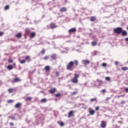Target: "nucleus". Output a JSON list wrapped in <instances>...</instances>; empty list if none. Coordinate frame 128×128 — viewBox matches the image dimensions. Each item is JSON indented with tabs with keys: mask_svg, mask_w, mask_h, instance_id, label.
<instances>
[{
	"mask_svg": "<svg viewBox=\"0 0 128 128\" xmlns=\"http://www.w3.org/2000/svg\"><path fill=\"white\" fill-rule=\"evenodd\" d=\"M50 58L53 60H56L58 58V55L56 54H52L50 55Z\"/></svg>",
	"mask_w": 128,
	"mask_h": 128,
	"instance_id": "4",
	"label": "nucleus"
},
{
	"mask_svg": "<svg viewBox=\"0 0 128 128\" xmlns=\"http://www.w3.org/2000/svg\"><path fill=\"white\" fill-rule=\"evenodd\" d=\"M74 62L72 61L70 62L66 66V70H70L72 66H74Z\"/></svg>",
	"mask_w": 128,
	"mask_h": 128,
	"instance_id": "2",
	"label": "nucleus"
},
{
	"mask_svg": "<svg viewBox=\"0 0 128 128\" xmlns=\"http://www.w3.org/2000/svg\"><path fill=\"white\" fill-rule=\"evenodd\" d=\"M46 98H42L41 100V102H46Z\"/></svg>",
	"mask_w": 128,
	"mask_h": 128,
	"instance_id": "26",
	"label": "nucleus"
},
{
	"mask_svg": "<svg viewBox=\"0 0 128 128\" xmlns=\"http://www.w3.org/2000/svg\"><path fill=\"white\" fill-rule=\"evenodd\" d=\"M14 100H8V102L9 104H12V102H13Z\"/></svg>",
	"mask_w": 128,
	"mask_h": 128,
	"instance_id": "37",
	"label": "nucleus"
},
{
	"mask_svg": "<svg viewBox=\"0 0 128 128\" xmlns=\"http://www.w3.org/2000/svg\"><path fill=\"white\" fill-rule=\"evenodd\" d=\"M124 40H126V42H128V38H126L124 39Z\"/></svg>",
	"mask_w": 128,
	"mask_h": 128,
	"instance_id": "52",
	"label": "nucleus"
},
{
	"mask_svg": "<svg viewBox=\"0 0 128 128\" xmlns=\"http://www.w3.org/2000/svg\"><path fill=\"white\" fill-rule=\"evenodd\" d=\"M58 124L61 126H64V123L62 122H58Z\"/></svg>",
	"mask_w": 128,
	"mask_h": 128,
	"instance_id": "21",
	"label": "nucleus"
},
{
	"mask_svg": "<svg viewBox=\"0 0 128 128\" xmlns=\"http://www.w3.org/2000/svg\"><path fill=\"white\" fill-rule=\"evenodd\" d=\"M14 68L12 67V65H8V70H12Z\"/></svg>",
	"mask_w": 128,
	"mask_h": 128,
	"instance_id": "23",
	"label": "nucleus"
},
{
	"mask_svg": "<svg viewBox=\"0 0 128 128\" xmlns=\"http://www.w3.org/2000/svg\"><path fill=\"white\" fill-rule=\"evenodd\" d=\"M80 78V75L78 74H74V78L71 80L73 84H78V78Z\"/></svg>",
	"mask_w": 128,
	"mask_h": 128,
	"instance_id": "1",
	"label": "nucleus"
},
{
	"mask_svg": "<svg viewBox=\"0 0 128 128\" xmlns=\"http://www.w3.org/2000/svg\"><path fill=\"white\" fill-rule=\"evenodd\" d=\"M14 66H16V63L13 64Z\"/></svg>",
	"mask_w": 128,
	"mask_h": 128,
	"instance_id": "57",
	"label": "nucleus"
},
{
	"mask_svg": "<svg viewBox=\"0 0 128 128\" xmlns=\"http://www.w3.org/2000/svg\"><path fill=\"white\" fill-rule=\"evenodd\" d=\"M96 82H98L99 83V84H102V81L101 80H98H98H96Z\"/></svg>",
	"mask_w": 128,
	"mask_h": 128,
	"instance_id": "24",
	"label": "nucleus"
},
{
	"mask_svg": "<svg viewBox=\"0 0 128 128\" xmlns=\"http://www.w3.org/2000/svg\"><path fill=\"white\" fill-rule=\"evenodd\" d=\"M56 98H60V96H62V94L60 93H58L55 95Z\"/></svg>",
	"mask_w": 128,
	"mask_h": 128,
	"instance_id": "25",
	"label": "nucleus"
},
{
	"mask_svg": "<svg viewBox=\"0 0 128 128\" xmlns=\"http://www.w3.org/2000/svg\"><path fill=\"white\" fill-rule=\"evenodd\" d=\"M8 92H10V94H11V92H14V89L10 88H9L8 90Z\"/></svg>",
	"mask_w": 128,
	"mask_h": 128,
	"instance_id": "27",
	"label": "nucleus"
},
{
	"mask_svg": "<svg viewBox=\"0 0 128 128\" xmlns=\"http://www.w3.org/2000/svg\"><path fill=\"white\" fill-rule=\"evenodd\" d=\"M25 32L26 34H30V28H26L25 30Z\"/></svg>",
	"mask_w": 128,
	"mask_h": 128,
	"instance_id": "15",
	"label": "nucleus"
},
{
	"mask_svg": "<svg viewBox=\"0 0 128 128\" xmlns=\"http://www.w3.org/2000/svg\"><path fill=\"white\" fill-rule=\"evenodd\" d=\"M66 10H68V8H66V7L62 8L60 9V12H66Z\"/></svg>",
	"mask_w": 128,
	"mask_h": 128,
	"instance_id": "8",
	"label": "nucleus"
},
{
	"mask_svg": "<svg viewBox=\"0 0 128 128\" xmlns=\"http://www.w3.org/2000/svg\"><path fill=\"white\" fill-rule=\"evenodd\" d=\"M76 32V28H72L68 30L70 34V32Z\"/></svg>",
	"mask_w": 128,
	"mask_h": 128,
	"instance_id": "10",
	"label": "nucleus"
},
{
	"mask_svg": "<svg viewBox=\"0 0 128 128\" xmlns=\"http://www.w3.org/2000/svg\"><path fill=\"white\" fill-rule=\"evenodd\" d=\"M120 96H122V95H121V96H118V98H120Z\"/></svg>",
	"mask_w": 128,
	"mask_h": 128,
	"instance_id": "55",
	"label": "nucleus"
},
{
	"mask_svg": "<svg viewBox=\"0 0 128 128\" xmlns=\"http://www.w3.org/2000/svg\"><path fill=\"white\" fill-rule=\"evenodd\" d=\"M64 50H68V48H64Z\"/></svg>",
	"mask_w": 128,
	"mask_h": 128,
	"instance_id": "58",
	"label": "nucleus"
},
{
	"mask_svg": "<svg viewBox=\"0 0 128 128\" xmlns=\"http://www.w3.org/2000/svg\"><path fill=\"white\" fill-rule=\"evenodd\" d=\"M120 104H126V101L122 100V101H121Z\"/></svg>",
	"mask_w": 128,
	"mask_h": 128,
	"instance_id": "41",
	"label": "nucleus"
},
{
	"mask_svg": "<svg viewBox=\"0 0 128 128\" xmlns=\"http://www.w3.org/2000/svg\"><path fill=\"white\" fill-rule=\"evenodd\" d=\"M22 82V80H20V78H14V82Z\"/></svg>",
	"mask_w": 128,
	"mask_h": 128,
	"instance_id": "7",
	"label": "nucleus"
},
{
	"mask_svg": "<svg viewBox=\"0 0 128 128\" xmlns=\"http://www.w3.org/2000/svg\"><path fill=\"white\" fill-rule=\"evenodd\" d=\"M115 64H116V66H118V62H115Z\"/></svg>",
	"mask_w": 128,
	"mask_h": 128,
	"instance_id": "49",
	"label": "nucleus"
},
{
	"mask_svg": "<svg viewBox=\"0 0 128 128\" xmlns=\"http://www.w3.org/2000/svg\"><path fill=\"white\" fill-rule=\"evenodd\" d=\"M105 79L106 80H108V82L110 80V77H106Z\"/></svg>",
	"mask_w": 128,
	"mask_h": 128,
	"instance_id": "39",
	"label": "nucleus"
},
{
	"mask_svg": "<svg viewBox=\"0 0 128 128\" xmlns=\"http://www.w3.org/2000/svg\"><path fill=\"white\" fill-rule=\"evenodd\" d=\"M96 110H100V107L96 106Z\"/></svg>",
	"mask_w": 128,
	"mask_h": 128,
	"instance_id": "47",
	"label": "nucleus"
},
{
	"mask_svg": "<svg viewBox=\"0 0 128 128\" xmlns=\"http://www.w3.org/2000/svg\"><path fill=\"white\" fill-rule=\"evenodd\" d=\"M121 34H122V36H128V32H126V30H122V32H121Z\"/></svg>",
	"mask_w": 128,
	"mask_h": 128,
	"instance_id": "13",
	"label": "nucleus"
},
{
	"mask_svg": "<svg viewBox=\"0 0 128 128\" xmlns=\"http://www.w3.org/2000/svg\"><path fill=\"white\" fill-rule=\"evenodd\" d=\"M122 70H128V68L126 67H123L122 68Z\"/></svg>",
	"mask_w": 128,
	"mask_h": 128,
	"instance_id": "30",
	"label": "nucleus"
},
{
	"mask_svg": "<svg viewBox=\"0 0 128 128\" xmlns=\"http://www.w3.org/2000/svg\"><path fill=\"white\" fill-rule=\"evenodd\" d=\"M3 34H4V32H0V36H2Z\"/></svg>",
	"mask_w": 128,
	"mask_h": 128,
	"instance_id": "45",
	"label": "nucleus"
},
{
	"mask_svg": "<svg viewBox=\"0 0 128 128\" xmlns=\"http://www.w3.org/2000/svg\"><path fill=\"white\" fill-rule=\"evenodd\" d=\"M96 16H92L90 18V22H94L96 20Z\"/></svg>",
	"mask_w": 128,
	"mask_h": 128,
	"instance_id": "19",
	"label": "nucleus"
},
{
	"mask_svg": "<svg viewBox=\"0 0 128 128\" xmlns=\"http://www.w3.org/2000/svg\"><path fill=\"white\" fill-rule=\"evenodd\" d=\"M74 62L76 66H78V60H75L74 61Z\"/></svg>",
	"mask_w": 128,
	"mask_h": 128,
	"instance_id": "28",
	"label": "nucleus"
},
{
	"mask_svg": "<svg viewBox=\"0 0 128 128\" xmlns=\"http://www.w3.org/2000/svg\"><path fill=\"white\" fill-rule=\"evenodd\" d=\"M0 116H2V114H0Z\"/></svg>",
	"mask_w": 128,
	"mask_h": 128,
	"instance_id": "60",
	"label": "nucleus"
},
{
	"mask_svg": "<svg viewBox=\"0 0 128 128\" xmlns=\"http://www.w3.org/2000/svg\"><path fill=\"white\" fill-rule=\"evenodd\" d=\"M44 60H48V56H45L44 58Z\"/></svg>",
	"mask_w": 128,
	"mask_h": 128,
	"instance_id": "40",
	"label": "nucleus"
},
{
	"mask_svg": "<svg viewBox=\"0 0 128 128\" xmlns=\"http://www.w3.org/2000/svg\"><path fill=\"white\" fill-rule=\"evenodd\" d=\"M122 28L120 27H118L114 29V32L115 34H122Z\"/></svg>",
	"mask_w": 128,
	"mask_h": 128,
	"instance_id": "3",
	"label": "nucleus"
},
{
	"mask_svg": "<svg viewBox=\"0 0 128 128\" xmlns=\"http://www.w3.org/2000/svg\"><path fill=\"white\" fill-rule=\"evenodd\" d=\"M20 64H25L26 63V60H21L20 61Z\"/></svg>",
	"mask_w": 128,
	"mask_h": 128,
	"instance_id": "34",
	"label": "nucleus"
},
{
	"mask_svg": "<svg viewBox=\"0 0 128 128\" xmlns=\"http://www.w3.org/2000/svg\"><path fill=\"white\" fill-rule=\"evenodd\" d=\"M100 126L102 128H105L106 126V124L104 121H102Z\"/></svg>",
	"mask_w": 128,
	"mask_h": 128,
	"instance_id": "5",
	"label": "nucleus"
},
{
	"mask_svg": "<svg viewBox=\"0 0 128 128\" xmlns=\"http://www.w3.org/2000/svg\"><path fill=\"white\" fill-rule=\"evenodd\" d=\"M89 110H90V108Z\"/></svg>",
	"mask_w": 128,
	"mask_h": 128,
	"instance_id": "61",
	"label": "nucleus"
},
{
	"mask_svg": "<svg viewBox=\"0 0 128 128\" xmlns=\"http://www.w3.org/2000/svg\"><path fill=\"white\" fill-rule=\"evenodd\" d=\"M125 92H128V88H126L124 90Z\"/></svg>",
	"mask_w": 128,
	"mask_h": 128,
	"instance_id": "46",
	"label": "nucleus"
},
{
	"mask_svg": "<svg viewBox=\"0 0 128 128\" xmlns=\"http://www.w3.org/2000/svg\"><path fill=\"white\" fill-rule=\"evenodd\" d=\"M20 103H18L15 106L16 108H20Z\"/></svg>",
	"mask_w": 128,
	"mask_h": 128,
	"instance_id": "20",
	"label": "nucleus"
},
{
	"mask_svg": "<svg viewBox=\"0 0 128 128\" xmlns=\"http://www.w3.org/2000/svg\"><path fill=\"white\" fill-rule=\"evenodd\" d=\"M90 102H94L96 100V98H92L90 99Z\"/></svg>",
	"mask_w": 128,
	"mask_h": 128,
	"instance_id": "36",
	"label": "nucleus"
},
{
	"mask_svg": "<svg viewBox=\"0 0 128 128\" xmlns=\"http://www.w3.org/2000/svg\"><path fill=\"white\" fill-rule=\"evenodd\" d=\"M44 70L46 72H50V66H46L44 68Z\"/></svg>",
	"mask_w": 128,
	"mask_h": 128,
	"instance_id": "12",
	"label": "nucleus"
},
{
	"mask_svg": "<svg viewBox=\"0 0 128 128\" xmlns=\"http://www.w3.org/2000/svg\"><path fill=\"white\" fill-rule=\"evenodd\" d=\"M50 28H56V25L54 24V23H51L50 24Z\"/></svg>",
	"mask_w": 128,
	"mask_h": 128,
	"instance_id": "11",
	"label": "nucleus"
},
{
	"mask_svg": "<svg viewBox=\"0 0 128 128\" xmlns=\"http://www.w3.org/2000/svg\"><path fill=\"white\" fill-rule=\"evenodd\" d=\"M36 32H32L30 35V38H34V36H36Z\"/></svg>",
	"mask_w": 128,
	"mask_h": 128,
	"instance_id": "9",
	"label": "nucleus"
},
{
	"mask_svg": "<svg viewBox=\"0 0 128 128\" xmlns=\"http://www.w3.org/2000/svg\"><path fill=\"white\" fill-rule=\"evenodd\" d=\"M118 124H122V121H118Z\"/></svg>",
	"mask_w": 128,
	"mask_h": 128,
	"instance_id": "48",
	"label": "nucleus"
},
{
	"mask_svg": "<svg viewBox=\"0 0 128 128\" xmlns=\"http://www.w3.org/2000/svg\"><path fill=\"white\" fill-rule=\"evenodd\" d=\"M26 100H28V102H30V100H32V97H27L26 98Z\"/></svg>",
	"mask_w": 128,
	"mask_h": 128,
	"instance_id": "22",
	"label": "nucleus"
},
{
	"mask_svg": "<svg viewBox=\"0 0 128 128\" xmlns=\"http://www.w3.org/2000/svg\"><path fill=\"white\" fill-rule=\"evenodd\" d=\"M40 92H42V94H44V91H40Z\"/></svg>",
	"mask_w": 128,
	"mask_h": 128,
	"instance_id": "54",
	"label": "nucleus"
},
{
	"mask_svg": "<svg viewBox=\"0 0 128 128\" xmlns=\"http://www.w3.org/2000/svg\"><path fill=\"white\" fill-rule=\"evenodd\" d=\"M14 116H16V114H14Z\"/></svg>",
	"mask_w": 128,
	"mask_h": 128,
	"instance_id": "59",
	"label": "nucleus"
},
{
	"mask_svg": "<svg viewBox=\"0 0 128 128\" xmlns=\"http://www.w3.org/2000/svg\"><path fill=\"white\" fill-rule=\"evenodd\" d=\"M9 118H12V120H16V118L14 116H9Z\"/></svg>",
	"mask_w": 128,
	"mask_h": 128,
	"instance_id": "42",
	"label": "nucleus"
},
{
	"mask_svg": "<svg viewBox=\"0 0 128 128\" xmlns=\"http://www.w3.org/2000/svg\"><path fill=\"white\" fill-rule=\"evenodd\" d=\"M10 8V6L7 5L5 6L4 10H8Z\"/></svg>",
	"mask_w": 128,
	"mask_h": 128,
	"instance_id": "33",
	"label": "nucleus"
},
{
	"mask_svg": "<svg viewBox=\"0 0 128 128\" xmlns=\"http://www.w3.org/2000/svg\"><path fill=\"white\" fill-rule=\"evenodd\" d=\"M110 100V98H108L106 99V100Z\"/></svg>",
	"mask_w": 128,
	"mask_h": 128,
	"instance_id": "56",
	"label": "nucleus"
},
{
	"mask_svg": "<svg viewBox=\"0 0 128 128\" xmlns=\"http://www.w3.org/2000/svg\"><path fill=\"white\" fill-rule=\"evenodd\" d=\"M8 62H9V64H12V62H14V60L12 59H8Z\"/></svg>",
	"mask_w": 128,
	"mask_h": 128,
	"instance_id": "29",
	"label": "nucleus"
},
{
	"mask_svg": "<svg viewBox=\"0 0 128 128\" xmlns=\"http://www.w3.org/2000/svg\"><path fill=\"white\" fill-rule=\"evenodd\" d=\"M10 126H14V123H12V122H10Z\"/></svg>",
	"mask_w": 128,
	"mask_h": 128,
	"instance_id": "50",
	"label": "nucleus"
},
{
	"mask_svg": "<svg viewBox=\"0 0 128 128\" xmlns=\"http://www.w3.org/2000/svg\"><path fill=\"white\" fill-rule=\"evenodd\" d=\"M55 74H56V76H58V77L60 76V72H55Z\"/></svg>",
	"mask_w": 128,
	"mask_h": 128,
	"instance_id": "35",
	"label": "nucleus"
},
{
	"mask_svg": "<svg viewBox=\"0 0 128 128\" xmlns=\"http://www.w3.org/2000/svg\"><path fill=\"white\" fill-rule=\"evenodd\" d=\"M41 52L42 54H44L46 52V50H44V49H42V50L41 51Z\"/></svg>",
	"mask_w": 128,
	"mask_h": 128,
	"instance_id": "38",
	"label": "nucleus"
},
{
	"mask_svg": "<svg viewBox=\"0 0 128 128\" xmlns=\"http://www.w3.org/2000/svg\"><path fill=\"white\" fill-rule=\"evenodd\" d=\"M92 44L93 46H96V42H92Z\"/></svg>",
	"mask_w": 128,
	"mask_h": 128,
	"instance_id": "31",
	"label": "nucleus"
},
{
	"mask_svg": "<svg viewBox=\"0 0 128 128\" xmlns=\"http://www.w3.org/2000/svg\"><path fill=\"white\" fill-rule=\"evenodd\" d=\"M26 60H30V56H26L25 57Z\"/></svg>",
	"mask_w": 128,
	"mask_h": 128,
	"instance_id": "44",
	"label": "nucleus"
},
{
	"mask_svg": "<svg viewBox=\"0 0 128 128\" xmlns=\"http://www.w3.org/2000/svg\"><path fill=\"white\" fill-rule=\"evenodd\" d=\"M102 66H103L104 68H106V66H107V64H106V63H102Z\"/></svg>",
	"mask_w": 128,
	"mask_h": 128,
	"instance_id": "32",
	"label": "nucleus"
},
{
	"mask_svg": "<svg viewBox=\"0 0 128 128\" xmlns=\"http://www.w3.org/2000/svg\"><path fill=\"white\" fill-rule=\"evenodd\" d=\"M82 62H84V64H90V61L88 60H83Z\"/></svg>",
	"mask_w": 128,
	"mask_h": 128,
	"instance_id": "17",
	"label": "nucleus"
},
{
	"mask_svg": "<svg viewBox=\"0 0 128 128\" xmlns=\"http://www.w3.org/2000/svg\"><path fill=\"white\" fill-rule=\"evenodd\" d=\"M56 92V88H52L49 90L50 94H54Z\"/></svg>",
	"mask_w": 128,
	"mask_h": 128,
	"instance_id": "6",
	"label": "nucleus"
},
{
	"mask_svg": "<svg viewBox=\"0 0 128 128\" xmlns=\"http://www.w3.org/2000/svg\"><path fill=\"white\" fill-rule=\"evenodd\" d=\"M16 36L18 38H22V33H18L16 35Z\"/></svg>",
	"mask_w": 128,
	"mask_h": 128,
	"instance_id": "16",
	"label": "nucleus"
},
{
	"mask_svg": "<svg viewBox=\"0 0 128 128\" xmlns=\"http://www.w3.org/2000/svg\"><path fill=\"white\" fill-rule=\"evenodd\" d=\"M61 52L62 54H64V52H66L64 50H61Z\"/></svg>",
	"mask_w": 128,
	"mask_h": 128,
	"instance_id": "53",
	"label": "nucleus"
},
{
	"mask_svg": "<svg viewBox=\"0 0 128 128\" xmlns=\"http://www.w3.org/2000/svg\"><path fill=\"white\" fill-rule=\"evenodd\" d=\"M89 112L90 114H91V116H94V113L96 112V111H94V110H90Z\"/></svg>",
	"mask_w": 128,
	"mask_h": 128,
	"instance_id": "18",
	"label": "nucleus"
},
{
	"mask_svg": "<svg viewBox=\"0 0 128 128\" xmlns=\"http://www.w3.org/2000/svg\"><path fill=\"white\" fill-rule=\"evenodd\" d=\"M102 92H106V90L104 89L102 90Z\"/></svg>",
	"mask_w": 128,
	"mask_h": 128,
	"instance_id": "51",
	"label": "nucleus"
},
{
	"mask_svg": "<svg viewBox=\"0 0 128 128\" xmlns=\"http://www.w3.org/2000/svg\"><path fill=\"white\" fill-rule=\"evenodd\" d=\"M72 114H74V111H70L68 113V118H72Z\"/></svg>",
	"mask_w": 128,
	"mask_h": 128,
	"instance_id": "14",
	"label": "nucleus"
},
{
	"mask_svg": "<svg viewBox=\"0 0 128 128\" xmlns=\"http://www.w3.org/2000/svg\"><path fill=\"white\" fill-rule=\"evenodd\" d=\"M72 94H78V92L75 91V92H72Z\"/></svg>",
	"mask_w": 128,
	"mask_h": 128,
	"instance_id": "43",
	"label": "nucleus"
}]
</instances>
